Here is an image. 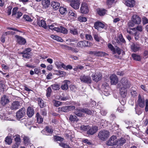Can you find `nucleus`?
Returning <instances> with one entry per match:
<instances>
[{
  "label": "nucleus",
  "mask_w": 148,
  "mask_h": 148,
  "mask_svg": "<svg viewBox=\"0 0 148 148\" xmlns=\"http://www.w3.org/2000/svg\"><path fill=\"white\" fill-rule=\"evenodd\" d=\"M80 10L82 13L86 14L88 12V9L87 4L85 3L82 4Z\"/></svg>",
  "instance_id": "obj_14"
},
{
  "label": "nucleus",
  "mask_w": 148,
  "mask_h": 148,
  "mask_svg": "<svg viewBox=\"0 0 148 148\" xmlns=\"http://www.w3.org/2000/svg\"><path fill=\"white\" fill-rule=\"evenodd\" d=\"M9 101V100L7 97L5 95H4L1 98V103L4 106L8 103Z\"/></svg>",
  "instance_id": "obj_28"
},
{
  "label": "nucleus",
  "mask_w": 148,
  "mask_h": 148,
  "mask_svg": "<svg viewBox=\"0 0 148 148\" xmlns=\"http://www.w3.org/2000/svg\"><path fill=\"white\" fill-rule=\"evenodd\" d=\"M16 143L17 144H20L21 143V139L20 136L18 135H16L14 136Z\"/></svg>",
  "instance_id": "obj_37"
},
{
  "label": "nucleus",
  "mask_w": 148,
  "mask_h": 148,
  "mask_svg": "<svg viewBox=\"0 0 148 148\" xmlns=\"http://www.w3.org/2000/svg\"><path fill=\"white\" fill-rule=\"evenodd\" d=\"M108 55L105 52L99 51H95V56H104Z\"/></svg>",
  "instance_id": "obj_35"
},
{
  "label": "nucleus",
  "mask_w": 148,
  "mask_h": 148,
  "mask_svg": "<svg viewBox=\"0 0 148 148\" xmlns=\"http://www.w3.org/2000/svg\"><path fill=\"white\" fill-rule=\"evenodd\" d=\"M69 32L71 34L73 35H77L78 34V32L77 30V28L71 27L69 29Z\"/></svg>",
  "instance_id": "obj_18"
},
{
  "label": "nucleus",
  "mask_w": 148,
  "mask_h": 148,
  "mask_svg": "<svg viewBox=\"0 0 148 148\" xmlns=\"http://www.w3.org/2000/svg\"><path fill=\"white\" fill-rule=\"evenodd\" d=\"M109 133L106 130H103L101 131L98 134L99 138L103 140H106L109 137Z\"/></svg>",
  "instance_id": "obj_2"
},
{
  "label": "nucleus",
  "mask_w": 148,
  "mask_h": 148,
  "mask_svg": "<svg viewBox=\"0 0 148 148\" xmlns=\"http://www.w3.org/2000/svg\"><path fill=\"white\" fill-rule=\"evenodd\" d=\"M45 134L46 135H49V134H51L53 132V130L51 127L47 126L45 128Z\"/></svg>",
  "instance_id": "obj_32"
},
{
  "label": "nucleus",
  "mask_w": 148,
  "mask_h": 148,
  "mask_svg": "<svg viewBox=\"0 0 148 148\" xmlns=\"http://www.w3.org/2000/svg\"><path fill=\"white\" fill-rule=\"evenodd\" d=\"M90 75L93 80L95 82H98L101 79L102 75L99 73H96L90 71L89 72V75Z\"/></svg>",
  "instance_id": "obj_4"
},
{
  "label": "nucleus",
  "mask_w": 148,
  "mask_h": 148,
  "mask_svg": "<svg viewBox=\"0 0 148 148\" xmlns=\"http://www.w3.org/2000/svg\"><path fill=\"white\" fill-rule=\"evenodd\" d=\"M117 87L120 88V94L123 98H125L127 95V88H124L121 86V85L119 84L117 85Z\"/></svg>",
  "instance_id": "obj_9"
},
{
  "label": "nucleus",
  "mask_w": 148,
  "mask_h": 148,
  "mask_svg": "<svg viewBox=\"0 0 148 148\" xmlns=\"http://www.w3.org/2000/svg\"><path fill=\"white\" fill-rule=\"evenodd\" d=\"M71 2L70 5L75 10L79 8L80 3L78 0H74Z\"/></svg>",
  "instance_id": "obj_19"
},
{
  "label": "nucleus",
  "mask_w": 148,
  "mask_h": 148,
  "mask_svg": "<svg viewBox=\"0 0 148 148\" xmlns=\"http://www.w3.org/2000/svg\"><path fill=\"white\" fill-rule=\"evenodd\" d=\"M53 90H59L60 88V86L57 84H54L51 86Z\"/></svg>",
  "instance_id": "obj_51"
},
{
  "label": "nucleus",
  "mask_w": 148,
  "mask_h": 148,
  "mask_svg": "<svg viewBox=\"0 0 148 148\" xmlns=\"http://www.w3.org/2000/svg\"><path fill=\"white\" fill-rule=\"evenodd\" d=\"M98 130V127L96 126L92 127H89L88 130L87 131V133L90 135L93 134L96 132Z\"/></svg>",
  "instance_id": "obj_20"
},
{
  "label": "nucleus",
  "mask_w": 148,
  "mask_h": 148,
  "mask_svg": "<svg viewBox=\"0 0 148 148\" xmlns=\"http://www.w3.org/2000/svg\"><path fill=\"white\" fill-rule=\"evenodd\" d=\"M56 25L52 24L50 25H47V28H48L49 29L52 31H55L57 32H61L64 34H67L68 33L67 30L64 27L60 26L58 27H56Z\"/></svg>",
  "instance_id": "obj_1"
},
{
  "label": "nucleus",
  "mask_w": 148,
  "mask_h": 148,
  "mask_svg": "<svg viewBox=\"0 0 148 148\" xmlns=\"http://www.w3.org/2000/svg\"><path fill=\"white\" fill-rule=\"evenodd\" d=\"M126 140L123 138L117 139L116 145L117 146H121L123 145L126 142Z\"/></svg>",
  "instance_id": "obj_24"
},
{
  "label": "nucleus",
  "mask_w": 148,
  "mask_h": 148,
  "mask_svg": "<svg viewBox=\"0 0 148 148\" xmlns=\"http://www.w3.org/2000/svg\"><path fill=\"white\" fill-rule=\"evenodd\" d=\"M121 42L124 43L125 42V40L123 38L122 35L121 34H120L119 35L117 38L116 40V42L118 43H120Z\"/></svg>",
  "instance_id": "obj_29"
},
{
  "label": "nucleus",
  "mask_w": 148,
  "mask_h": 148,
  "mask_svg": "<svg viewBox=\"0 0 148 148\" xmlns=\"http://www.w3.org/2000/svg\"><path fill=\"white\" fill-rule=\"evenodd\" d=\"M34 110L31 107H29L27 109V116L29 117H32L34 114Z\"/></svg>",
  "instance_id": "obj_26"
},
{
  "label": "nucleus",
  "mask_w": 148,
  "mask_h": 148,
  "mask_svg": "<svg viewBox=\"0 0 148 148\" xmlns=\"http://www.w3.org/2000/svg\"><path fill=\"white\" fill-rule=\"evenodd\" d=\"M132 50L134 52H136L139 50L140 48L139 45L137 43H134L131 45Z\"/></svg>",
  "instance_id": "obj_23"
},
{
  "label": "nucleus",
  "mask_w": 148,
  "mask_h": 148,
  "mask_svg": "<svg viewBox=\"0 0 148 148\" xmlns=\"http://www.w3.org/2000/svg\"><path fill=\"white\" fill-rule=\"evenodd\" d=\"M116 136H112L109 139L107 142L106 144L109 146L116 145Z\"/></svg>",
  "instance_id": "obj_8"
},
{
  "label": "nucleus",
  "mask_w": 148,
  "mask_h": 148,
  "mask_svg": "<svg viewBox=\"0 0 148 148\" xmlns=\"http://www.w3.org/2000/svg\"><path fill=\"white\" fill-rule=\"evenodd\" d=\"M0 118L1 120L3 121H14V120L13 119H11L8 116H7L6 115V114L4 113H1V114L0 115Z\"/></svg>",
  "instance_id": "obj_27"
},
{
  "label": "nucleus",
  "mask_w": 148,
  "mask_h": 148,
  "mask_svg": "<svg viewBox=\"0 0 148 148\" xmlns=\"http://www.w3.org/2000/svg\"><path fill=\"white\" fill-rule=\"evenodd\" d=\"M124 108L123 106L118 107L117 110L119 112L121 113L123 112L124 110Z\"/></svg>",
  "instance_id": "obj_60"
},
{
  "label": "nucleus",
  "mask_w": 148,
  "mask_h": 148,
  "mask_svg": "<svg viewBox=\"0 0 148 148\" xmlns=\"http://www.w3.org/2000/svg\"><path fill=\"white\" fill-rule=\"evenodd\" d=\"M132 57L134 60L136 61H140L141 59V57L140 56L136 54H132Z\"/></svg>",
  "instance_id": "obj_36"
},
{
  "label": "nucleus",
  "mask_w": 148,
  "mask_h": 148,
  "mask_svg": "<svg viewBox=\"0 0 148 148\" xmlns=\"http://www.w3.org/2000/svg\"><path fill=\"white\" fill-rule=\"evenodd\" d=\"M77 20L80 22H85L87 21V18L83 16H80L78 17Z\"/></svg>",
  "instance_id": "obj_43"
},
{
  "label": "nucleus",
  "mask_w": 148,
  "mask_h": 148,
  "mask_svg": "<svg viewBox=\"0 0 148 148\" xmlns=\"http://www.w3.org/2000/svg\"><path fill=\"white\" fill-rule=\"evenodd\" d=\"M36 119L37 122L38 123H41L43 121V118H42L38 113H37L36 114Z\"/></svg>",
  "instance_id": "obj_33"
},
{
  "label": "nucleus",
  "mask_w": 148,
  "mask_h": 148,
  "mask_svg": "<svg viewBox=\"0 0 148 148\" xmlns=\"http://www.w3.org/2000/svg\"><path fill=\"white\" fill-rule=\"evenodd\" d=\"M89 75L82 74L79 76V79L82 83L86 84H91L92 81Z\"/></svg>",
  "instance_id": "obj_3"
},
{
  "label": "nucleus",
  "mask_w": 148,
  "mask_h": 148,
  "mask_svg": "<svg viewBox=\"0 0 148 148\" xmlns=\"http://www.w3.org/2000/svg\"><path fill=\"white\" fill-rule=\"evenodd\" d=\"M26 112V109L24 108H22L20 109L16 114L17 119L19 120L23 118L25 115Z\"/></svg>",
  "instance_id": "obj_5"
},
{
  "label": "nucleus",
  "mask_w": 148,
  "mask_h": 148,
  "mask_svg": "<svg viewBox=\"0 0 148 148\" xmlns=\"http://www.w3.org/2000/svg\"><path fill=\"white\" fill-rule=\"evenodd\" d=\"M18 10V8L17 7H15L13 8L12 10V16H14L15 15L17 14V13L18 12H17Z\"/></svg>",
  "instance_id": "obj_59"
},
{
  "label": "nucleus",
  "mask_w": 148,
  "mask_h": 148,
  "mask_svg": "<svg viewBox=\"0 0 148 148\" xmlns=\"http://www.w3.org/2000/svg\"><path fill=\"white\" fill-rule=\"evenodd\" d=\"M145 110L146 112H147L148 111V99H145Z\"/></svg>",
  "instance_id": "obj_64"
},
{
  "label": "nucleus",
  "mask_w": 148,
  "mask_h": 148,
  "mask_svg": "<svg viewBox=\"0 0 148 148\" xmlns=\"http://www.w3.org/2000/svg\"><path fill=\"white\" fill-rule=\"evenodd\" d=\"M59 12L62 14H63L67 13V11L66 8L60 7L59 9Z\"/></svg>",
  "instance_id": "obj_46"
},
{
  "label": "nucleus",
  "mask_w": 148,
  "mask_h": 148,
  "mask_svg": "<svg viewBox=\"0 0 148 148\" xmlns=\"http://www.w3.org/2000/svg\"><path fill=\"white\" fill-rule=\"evenodd\" d=\"M31 51L30 48H28L25 49L24 51L20 52V53L23 54V57L24 59H28L30 56V54L29 53Z\"/></svg>",
  "instance_id": "obj_7"
},
{
  "label": "nucleus",
  "mask_w": 148,
  "mask_h": 148,
  "mask_svg": "<svg viewBox=\"0 0 148 148\" xmlns=\"http://www.w3.org/2000/svg\"><path fill=\"white\" fill-rule=\"evenodd\" d=\"M94 27L95 29L99 30L100 29L104 28L105 25L101 22L97 21L95 23Z\"/></svg>",
  "instance_id": "obj_17"
},
{
  "label": "nucleus",
  "mask_w": 148,
  "mask_h": 148,
  "mask_svg": "<svg viewBox=\"0 0 148 148\" xmlns=\"http://www.w3.org/2000/svg\"><path fill=\"white\" fill-rule=\"evenodd\" d=\"M80 128L81 130H83V131H86L89 129V127L88 125H82L80 127Z\"/></svg>",
  "instance_id": "obj_54"
},
{
  "label": "nucleus",
  "mask_w": 148,
  "mask_h": 148,
  "mask_svg": "<svg viewBox=\"0 0 148 148\" xmlns=\"http://www.w3.org/2000/svg\"><path fill=\"white\" fill-rule=\"evenodd\" d=\"M51 37L53 39L56 40L58 41L62 42L63 41L62 39L60 37L54 35H51Z\"/></svg>",
  "instance_id": "obj_38"
},
{
  "label": "nucleus",
  "mask_w": 148,
  "mask_h": 148,
  "mask_svg": "<svg viewBox=\"0 0 148 148\" xmlns=\"http://www.w3.org/2000/svg\"><path fill=\"white\" fill-rule=\"evenodd\" d=\"M22 137L23 138V143L25 145H30L31 144L29 138L28 136L23 135L22 136Z\"/></svg>",
  "instance_id": "obj_25"
},
{
  "label": "nucleus",
  "mask_w": 148,
  "mask_h": 148,
  "mask_svg": "<svg viewBox=\"0 0 148 148\" xmlns=\"http://www.w3.org/2000/svg\"><path fill=\"white\" fill-rule=\"evenodd\" d=\"M54 139L57 141H62L64 140V138L59 136H55Z\"/></svg>",
  "instance_id": "obj_63"
},
{
  "label": "nucleus",
  "mask_w": 148,
  "mask_h": 148,
  "mask_svg": "<svg viewBox=\"0 0 148 148\" xmlns=\"http://www.w3.org/2000/svg\"><path fill=\"white\" fill-rule=\"evenodd\" d=\"M38 105L41 108H42L45 106V104L43 100L40 98L38 99Z\"/></svg>",
  "instance_id": "obj_45"
},
{
  "label": "nucleus",
  "mask_w": 148,
  "mask_h": 148,
  "mask_svg": "<svg viewBox=\"0 0 148 148\" xmlns=\"http://www.w3.org/2000/svg\"><path fill=\"white\" fill-rule=\"evenodd\" d=\"M53 104L55 106L57 107L62 104V102L59 101L54 100Z\"/></svg>",
  "instance_id": "obj_56"
},
{
  "label": "nucleus",
  "mask_w": 148,
  "mask_h": 148,
  "mask_svg": "<svg viewBox=\"0 0 148 148\" xmlns=\"http://www.w3.org/2000/svg\"><path fill=\"white\" fill-rule=\"evenodd\" d=\"M50 4L49 0H43L42 1V4L43 7L46 8L49 7Z\"/></svg>",
  "instance_id": "obj_34"
},
{
  "label": "nucleus",
  "mask_w": 148,
  "mask_h": 148,
  "mask_svg": "<svg viewBox=\"0 0 148 148\" xmlns=\"http://www.w3.org/2000/svg\"><path fill=\"white\" fill-rule=\"evenodd\" d=\"M80 110L81 112L86 113L88 115H91L92 114V111L88 109H80Z\"/></svg>",
  "instance_id": "obj_39"
},
{
  "label": "nucleus",
  "mask_w": 148,
  "mask_h": 148,
  "mask_svg": "<svg viewBox=\"0 0 148 148\" xmlns=\"http://www.w3.org/2000/svg\"><path fill=\"white\" fill-rule=\"evenodd\" d=\"M145 99L142 97L140 95H138L137 103L139 107L141 108H143L145 106Z\"/></svg>",
  "instance_id": "obj_12"
},
{
  "label": "nucleus",
  "mask_w": 148,
  "mask_h": 148,
  "mask_svg": "<svg viewBox=\"0 0 148 148\" xmlns=\"http://www.w3.org/2000/svg\"><path fill=\"white\" fill-rule=\"evenodd\" d=\"M17 39V42L20 45H24L26 42L25 39L22 37L16 35L15 36Z\"/></svg>",
  "instance_id": "obj_15"
},
{
  "label": "nucleus",
  "mask_w": 148,
  "mask_h": 148,
  "mask_svg": "<svg viewBox=\"0 0 148 148\" xmlns=\"http://www.w3.org/2000/svg\"><path fill=\"white\" fill-rule=\"evenodd\" d=\"M142 22L143 25H145L148 23V19L145 17H143L142 18Z\"/></svg>",
  "instance_id": "obj_58"
},
{
  "label": "nucleus",
  "mask_w": 148,
  "mask_h": 148,
  "mask_svg": "<svg viewBox=\"0 0 148 148\" xmlns=\"http://www.w3.org/2000/svg\"><path fill=\"white\" fill-rule=\"evenodd\" d=\"M60 4L56 1H53L51 3V6L55 10L58 9L60 6Z\"/></svg>",
  "instance_id": "obj_30"
},
{
  "label": "nucleus",
  "mask_w": 148,
  "mask_h": 148,
  "mask_svg": "<svg viewBox=\"0 0 148 148\" xmlns=\"http://www.w3.org/2000/svg\"><path fill=\"white\" fill-rule=\"evenodd\" d=\"M59 108L62 112H69V108H68V106H64L61 108Z\"/></svg>",
  "instance_id": "obj_52"
},
{
  "label": "nucleus",
  "mask_w": 148,
  "mask_h": 148,
  "mask_svg": "<svg viewBox=\"0 0 148 148\" xmlns=\"http://www.w3.org/2000/svg\"><path fill=\"white\" fill-rule=\"evenodd\" d=\"M131 29L132 31H135L137 30L139 32H141L143 30V27L141 25H138L136 27L132 28Z\"/></svg>",
  "instance_id": "obj_41"
},
{
  "label": "nucleus",
  "mask_w": 148,
  "mask_h": 148,
  "mask_svg": "<svg viewBox=\"0 0 148 148\" xmlns=\"http://www.w3.org/2000/svg\"><path fill=\"white\" fill-rule=\"evenodd\" d=\"M5 142L8 144L10 145L12 142V140L11 138L7 137L5 139Z\"/></svg>",
  "instance_id": "obj_61"
},
{
  "label": "nucleus",
  "mask_w": 148,
  "mask_h": 148,
  "mask_svg": "<svg viewBox=\"0 0 148 148\" xmlns=\"http://www.w3.org/2000/svg\"><path fill=\"white\" fill-rule=\"evenodd\" d=\"M69 120L72 122H74L77 121H78V119L77 117L75 115H71L69 118Z\"/></svg>",
  "instance_id": "obj_40"
},
{
  "label": "nucleus",
  "mask_w": 148,
  "mask_h": 148,
  "mask_svg": "<svg viewBox=\"0 0 148 148\" xmlns=\"http://www.w3.org/2000/svg\"><path fill=\"white\" fill-rule=\"evenodd\" d=\"M110 82L112 84L116 85L117 83L118 79L115 75H112L110 77Z\"/></svg>",
  "instance_id": "obj_16"
},
{
  "label": "nucleus",
  "mask_w": 148,
  "mask_h": 148,
  "mask_svg": "<svg viewBox=\"0 0 148 148\" xmlns=\"http://www.w3.org/2000/svg\"><path fill=\"white\" fill-rule=\"evenodd\" d=\"M92 45V44L90 42L86 40L78 42L77 45L79 47H90Z\"/></svg>",
  "instance_id": "obj_6"
},
{
  "label": "nucleus",
  "mask_w": 148,
  "mask_h": 148,
  "mask_svg": "<svg viewBox=\"0 0 148 148\" xmlns=\"http://www.w3.org/2000/svg\"><path fill=\"white\" fill-rule=\"evenodd\" d=\"M100 112L101 114L103 116H105L107 113V111L103 108L101 109Z\"/></svg>",
  "instance_id": "obj_62"
},
{
  "label": "nucleus",
  "mask_w": 148,
  "mask_h": 148,
  "mask_svg": "<svg viewBox=\"0 0 148 148\" xmlns=\"http://www.w3.org/2000/svg\"><path fill=\"white\" fill-rule=\"evenodd\" d=\"M135 109L136 114L138 115H140L142 113V112L140 110V109L138 107V106H136Z\"/></svg>",
  "instance_id": "obj_50"
},
{
  "label": "nucleus",
  "mask_w": 148,
  "mask_h": 148,
  "mask_svg": "<svg viewBox=\"0 0 148 148\" xmlns=\"http://www.w3.org/2000/svg\"><path fill=\"white\" fill-rule=\"evenodd\" d=\"M57 67H61L66 70H68V69H72V67L71 65H56Z\"/></svg>",
  "instance_id": "obj_42"
},
{
  "label": "nucleus",
  "mask_w": 148,
  "mask_h": 148,
  "mask_svg": "<svg viewBox=\"0 0 148 148\" xmlns=\"http://www.w3.org/2000/svg\"><path fill=\"white\" fill-rule=\"evenodd\" d=\"M122 87L124 88H128L130 86V84L125 77H123L121 80Z\"/></svg>",
  "instance_id": "obj_11"
},
{
  "label": "nucleus",
  "mask_w": 148,
  "mask_h": 148,
  "mask_svg": "<svg viewBox=\"0 0 148 148\" xmlns=\"http://www.w3.org/2000/svg\"><path fill=\"white\" fill-rule=\"evenodd\" d=\"M105 10L104 9H99L97 10V13L100 16H103L105 14Z\"/></svg>",
  "instance_id": "obj_44"
},
{
  "label": "nucleus",
  "mask_w": 148,
  "mask_h": 148,
  "mask_svg": "<svg viewBox=\"0 0 148 148\" xmlns=\"http://www.w3.org/2000/svg\"><path fill=\"white\" fill-rule=\"evenodd\" d=\"M131 21L136 24H139L141 21L140 18L136 14H133L132 16Z\"/></svg>",
  "instance_id": "obj_10"
},
{
  "label": "nucleus",
  "mask_w": 148,
  "mask_h": 148,
  "mask_svg": "<svg viewBox=\"0 0 148 148\" xmlns=\"http://www.w3.org/2000/svg\"><path fill=\"white\" fill-rule=\"evenodd\" d=\"M73 104H74L75 106H68V108H69V111L74 110L75 108V106H80V104L79 103H76L75 102H73Z\"/></svg>",
  "instance_id": "obj_31"
},
{
  "label": "nucleus",
  "mask_w": 148,
  "mask_h": 148,
  "mask_svg": "<svg viewBox=\"0 0 148 148\" xmlns=\"http://www.w3.org/2000/svg\"><path fill=\"white\" fill-rule=\"evenodd\" d=\"M51 92L52 90L51 87H49L46 90V95L47 97H50Z\"/></svg>",
  "instance_id": "obj_48"
},
{
  "label": "nucleus",
  "mask_w": 148,
  "mask_h": 148,
  "mask_svg": "<svg viewBox=\"0 0 148 148\" xmlns=\"http://www.w3.org/2000/svg\"><path fill=\"white\" fill-rule=\"evenodd\" d=\"M23 18L25 21L31 22L32 21V19L28 15H25L23 16Z\"/></svg>",
  "instance_id": "obj_49"
},
{
  "label": "nucleus",
  "mask_w": 148,
  "mask_h": 148,
  "mask_svg": "<svg viewBox=\"0 0 148 148\" xmlns=\"http://www.w3.org/2000/svg\"><path fill=\"white\" fill-rule=\"evenodd\" d=\"M69 16H71L73 18L76 17L77 16V14L76 12L72 10H70L69 11Z\"/></svg>",
  "instance_id": "obj_53"
},
{
  "label": "nucleus",
  "mask_w": 148,
  "mask_h": 148,
  "mask_svg": "<svg viewBox=\"0 0 148 148\" xmlns=\"http://www.w3.org/2000/svg\"><path fill=\"white\" fill-rule=\"evenodd\" d=\"M135 3L134 0H125V4L127 6L132 8L135 5Z\"/></svg>",
  "instance_id": "obj_21"
},
{
  "label": "nucleus",
  "mask_w": 148,
  "mask_h": 148,
  "mask_svg": "<svg viewBox=\"0 0 148 148\" xmlns=\"http://www.w3.org/2000/svg\"><path fill=\"white\" fill-rule=\"evenodd\" d=\"M11 33H12V32L10 31L6 32H5L3 34V35L1 38V42H5V38H4L5 36H6L8 34H9Z\"/></svg>",
  "instance_id": "obj_47"
},
{
  "label": "nucleus",
  "mask_w": 148,
  "mask_h": 148,
  "mask_svg": "<svg viewBox=\"0 0 148 148\" xmlns=\"http://www.w3.org/2000/svg\"><path fill=\"white\" fill-rule=\"evenodd\" d=\"M94 38L97 42L99 41L101 39V38L97 34H95L94 35Z\"/></svg>",
  "instance_id": "obj_57"
},
{
  "label": "nucleus",
  "mask_w": 148,
  "mask_h": 148,
  "mask_svg": "<svg viewBox=\"0 0 148 148\" xmlns=\"http://www.w3.org/2000/svg\"><path fill=\"white\" fill-rule=\"evenodd\" d=\"M20 107V103L18 101H15L12 102L10 106V108L12 110H15L19 108Z\"/></svg>",
  "instance_id": "obj_13"
},
{
  "label": "nucleus",
  "mask_w": 148,
  "mask_h": 148,
  "mask_svg": "<svg viewBox=\"0 0 148 148\" xmlns=\"http://www.w3.org/2000/svg\"><path fill=\"white\" fill-rule=\"evenodd\" d=\"M40 26L45 29H47V25H46L45 21L43 20L40 21Z\"/></svg>",
  "instance_id": "obj_55"
},
{
  "label": "nucleus",
  "mask_w": 148,
  "mask_h": 148,
  "mask_svg": "<svg viewBox=\"0 0 148 148\" xmlns=\"http://www.w3.org/2000/svg\"><path fill=\"white\" fill-rule=\"evenodd\" d=\"M70 81L68 80H64L62 83L61 88L63 90H66L68 88V84L70 83Z\"/></svg>",
  "instance_id": "obj_22"
}]
</instances>
